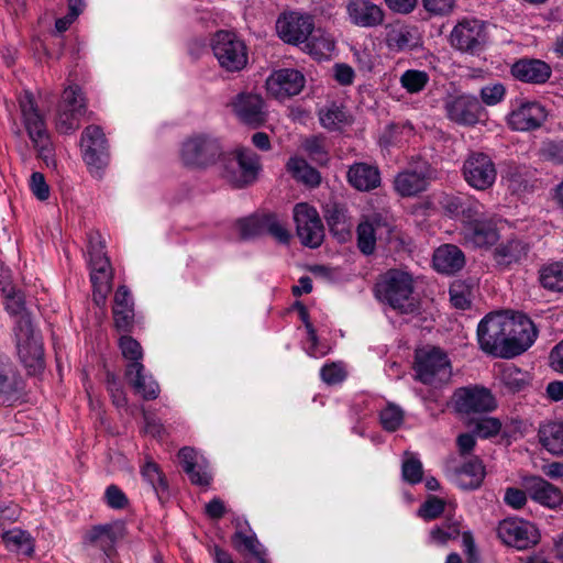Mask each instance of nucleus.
Instances as JSON below:
<instances>
[{
  "instance_id": "1",
  "label": "nucleus",
  "mask_w": 563,
  "mask_h": 563,
  "mask_svg": "<svg viewBox=\"0 0 563 563\" xmlns=\"http://www.w3.org/2000/svg\"><path fill=\"white\" fill-rule=\"evenodd\" d=\"M413 289L412 275L398 268L386 271L375 284L376 297L400 313H412L418 309Z\"/></svg>"
},
{
  "instance_id": "2",
  "label": "nucleus",
  "mask_w": 563,
  "mask_h": 563,
  "mask_svg": "<svg viewBox=\"0 0 563 563\" xmlns=\"http://www.w3.org/2000/svg\"><path fill=\"white\" fill-rule=\"evenodd\" d=\"M16 353L29 375H37L44 371L45 360L43 344L35 338L29 316H22L14 325Z\"/></svg>"
},
{
  "instance_id": "3",
  "label": "nucleus",
  "mask_w": 563,
  "mask_h": 563,
  "mask_svg": "<svg viewBox=\"0 0 563 563\" xmlns=\"http://www.w3.org/2000/svg\"><path fill=\"white\" fill-rule=\"evenodd\" d=\"M222 177L235 188H242L255 181L260 163L251 150H236L223 153L220 157Z\"/></svg>"
},
{
  "instance_id": "4",
  "label": "nucleus",
  "mask_w": 563,
  "mask_h": 563,
  "mask_svg": "<svg viewBox=\"0 0 563 563\" xmlns=\"http://www.w3.org/2000/svg\"><path fill=\"white\" fill-rule=\"evenodd\" d=\"M222 151L219 139L211 134L198 133L183 143L180 158L188 167L206 169L220 159Z\"/></svg>"
},
{
  "instance_id": "5",
  "label": "nucleus",
  "mask_w": 563,
  "mask_h": 563,
  "mask_svg": "<svg viewBox=\"0 0 563 563\" xmlns=\"http://www.w3.org/2000/svg\"><path fill=\"white\" fill-rule=\"evenodd\" d=\"M211 48L221 68L241 71L247 65V46L234 32L220 30L211 38Z\"/></svg>"
},
{
  "instance_id": "6",
  "label": "nucleus",
  "mask_w": 563,
  "mask_h": 563,
  "mask_svg": "<svg viewBox=\"0 0 563 563\" xmlns=\"http://www.w3.org/2000/svg\"><path fill=\"white\" fill-rule=\"evenodd\" d=\"M415 369L417 379L427 385H442L452 375L448 355L439 347H424L416 351Z\"/></svg>"
},
{
  "instance_id": "7",
  "label": "nucleus",
  "mask_w": 563,
  "mask_h": 563,
  "mask_svg": "<svg viewBox=\"0 0 563 563\" xmlns=\"http://www.w3.org/2000/svg\"><path fill=\"white\" fill-rule=\"evenodd\" d=\"M506 341L499 356L511 358L527 351L538 336V330L532 320L523 313L508 314L506 312Z\"/></svg>"
},
{
  "instance_id": "8",
  "label": "nucleus",
  "mask_w": 563,
  "mask_h": 563,
  "mask_svg": "<svg viewBox=\"0 0 563 563\" xmlns=\"http://www.w3.org/2000/svg\"><path fill=\"white\" fill-rule=\"evenodd\" d=\"M438 177V170L428 161L416 157L396 175L394 188L401 197H413L426 191Z\"/></svg>"
},
{
  "instance_id": "9",
  "label": "nucleus",
  "mask_w": 563,
  "mask_h": 563,
  "mask_svg": "<svg viewBox=\"0 0 563 563\" xmlns=\"http://www.w3.org/2000/svg\"><path fill=\"white\" fill-rule=\"evenodd\" d=\"M446 118L461 126H475L484 121L486 110L481 100L471 93H450L443 100Z\"/></svg>"
},
{
  "instance_id": "10",
  "label": "nucleus",
  "mask_w": 563,
  "mask_h": 563,
  "mask_svg": "<svg viewBox=\"0 0 563 563\" xmlns=\"http://www.w3.org/2000/svg\"><path fill=\"white\" fill-rule=\"evenodd\" d=\"M86 112L87 104L81 88L77 85L67 87L58 106L56 130L63 134L76 131Z\"/></svg>"
},
{
  "instance_id": "11",
  "label": "nucleus",
  "mask_w": 563,
  "mask_h": 563,
  "mask_svg": "<svg viewBox=\"0 0 563 563\" xmlns=\"http://www.w3.org/2000/svg\"><path fill=\"white\" fill-rule=\"evenodd\" d=\"M487 38L485 22L464 18L451 31L450 44L462 53L475 55L484 51Z\"/></svg>"
},
{
  "instance_id": "12",
  "label": "nucleus",
  "mask_w": 563,
  "mask_h": 563,
  "mask_svg": "<svg viewBox=\"0 0 563 563\" xmlns=\"http://www.w3.org/2000/svg\"><path fill=\"white\" fill-rule=\"evenodd\" d=\"M452 399L455 411L467 416L488 413L497 407L492 391L477 385L457 388Z\"/></svg>"
},
{
  "instance_id": "13",
  "label": "nucleus",
  "mask_w": 563,
  "mask_h": 563,
  "mask_svg": "<svg viewBox=\"0 0 563 563\" xmlns=\"http://www.w3.org/2000/svg\"><path fill=\"white\" fill-rule=\"evenodd\" d=\"M294 221L297 235L305 246L316 249L321 245L324 229L318 211L306 202L294 207Z\"/></svg>"
},
{
  "instance_id": "14",
  "label": "nucleus",
  "mask_w": 563,
  "mask_h": 563,
  "mask_svg": "<svg viewBox=\"0 0 563 563\" xmlns=\"http://www.w3.org/2000/svg\"><path fill=\"white\" fill-rule=\"evenodd\" d=\"M506 312L496 311L485 316L477 327L479 347L492 355L499 356L506 341Z\"/></svg>"
},
{
  "instance_id": "15",
  "label": "nucleus",
  "mask_w": 563,
  "mask_h": 563,
  "mask_svg": "<svg viewBox=\"0 0 563 563\" xmlns=\"http://www.w3.org/2000/svg\"><path fill=\"white\" fill-rule=\"evenodd\" d=\"M465 181L477 190L490 188L497 177V170L493 159L485 153L472 152L463 164Z\"/></svg>"
},
{
  "instance_id": "16",
  "label": "nucleus",
  "mask_w": 563,
  "mask_h": 563,
  "mask_svg": "<svg viewBox=\"0 0 563 563\" xmlns=\"http://www.w3.org/2000/svg\"><path fill=\"white\" fill-rule=\"evenodd\" d=\"M497 534L505 544L518 550L533 547L540 540L536 526L520 518H507L500 521Z\"/></svg>"
},
{
  "instance_id": "17",
  "label": "nucleus",
  "mask_w": 563,
  "mask_h": 563,
  "mask_svg": "<svg viewBox=\"0 0 563 563\" xmlns=\"http://www.w3.org/2000/svg\"><path fill=\"white\" fill-rule=\"evenodd\" d=\"M82 157L90 170L103 169L109 163V146L106 135L99 125L85 128L80 139Z\"/></svg>"
},
{
  "instance_id": "18",
  "label": "nucleus",
  "mask_w": 563,
  "mask_h": 563,
  "mask_svg": "<svg viewBox=\"0 0 563 563\" xmlns=\"http://www.w3.org/2000/svg\"><path fill=\"white\" fill-rule=\"evenodd\" d=\"M314 30L313 19L299 12L283 13L276 21L278 36L287 44L303 45Z\"/></svg>"
},
{
  "instance_id": "19",
  "label": "nucleus",
  "mask_w": 563,
  "mask_h": 563,
  "mask_svg": "<svg viewBox=\"0 0 563 563\" xmlns=\"http://www.w3.org/2000/svg\"><path fill=\"white\" fill-rule=\"evenodd\" d=\"M306 84L301 71L294 68L275 70L266 79L267 92L279 101H284L301 92Z\"/></svg>"
},
{
  "instance_id": "20",
  "label": "nucleus",
  "mask_w": 563,
  "mask_h": 563,
  "mask_svg": "<svg viewBox=\"0 0 563 563\" xmlns=\"http://www.w3.org/2000/svg\"><path fill=\"white\" fill-rule=\"evenodd\" d=\"M548 118L544 106L537 101H519L507 118L508 125L515 131L528 132L542 126Z\"/></svg>"
},
{
  "instance_id": "21",
  "label": "nucleus",
  "mask_w": 563,
  "mask_h": 563,
  "mask_svg": "<svg viewBox=\"0 0 563 563\" xmlns=\"http://www.w3.org/2000/svg\"><path fill=\"white\" fill-rule=\"evenodd\" d=\"M233 113L243 123L258 128L266 122L265 102L257 93L240 92L230 102Z\"/></svg>"
},
{
  "instance_id": "22",
  "label": "nucleus",
  "mask_w": 563,
  "mask_h": 563,
  "mask_svg": "<svg viewBox=\"0 0 563 563\" xmlns=\"http://www.w3.org/2000/svg\"><path fill=\"white\" fill-rule=\"evenodd\" d=\"M126 534V527L123 521L117 520L106 525L93 526L85 537V540L100 549L108 558L115 552V545Z\"/></svg>"
},
{
  "instance_id": "23",
  "label": "nucleus",
  "mask_w": 563,
  "mask_h": 563,
  "mask_svg": "<svg viewBox=\"0 0 563 563\" xmlns=\"http://www.w3.org/2000/svg\"><path fill=\"white\" fill-rule=\"evenodd\" d=\"M104 245L100 241V235L90 234L88 253L90 256V280L92 287H111L112 269L110 260L104 253Z\"/></svg>"
},
{
  "instance_id": "24",
  "label": "nucleus",
  "mask_w": 563,
  "mask_h": 563,
  "mask_svg": "<svg viewBox=\"0 0 563 563\" xmlns=\"http://www.w3.org/2000/svg\"><path fill=\"white\" fill-rule=\"evenodd\" d=\"M24 380L9 358H0V404L11 406L24 391Z\"/></svg>"
},
{
  "instance_id": "25",
  "label": "nucleus",
  "mask_w": 563,
  "mask_h": 563,
  "mask_svg": "<svg viewBox=\"0 0 563 563\" xmlns=\"http://www.w3.org/2000/svg\"><path fill=\"white\" fill-rule=\"evenodd\" d=\"M345 8L350 22L360 27H376L385 19L384 10L371 0H349Z\"/></svg>"
},
{
  "instance_id": "26",
  "label": "nucleus",
  "mask_w": 563,
  "mask_h": 563,
  "mask_svg": "<svg viewBox=\"0 0 563 563\" xmlns=\"http://www.w3.org/2000/svg\"><path fill=\"white\" fill-rule=\"evenodd\" d=\"M19 107L23 125L31 141L49 135L45 119L31 92H25L20 98Z\"/></svg>"
},
{
  "instance_id": "27",
  "label": "nucleus",
  "mask_w": 563,
  "mask_h": 563,
  "mask_svg": "<svg viewBox=\"0 0 563 563\" xmlns=\"http://www.w3.org/2000/svg\"><path fill=\"white\" fill-rule=\"evenodd\" d=\"M462 234L464 241L475 247L492 246L499 239L496 222L490 216H485L481 220H475L471 225H464Z\"/></svg>"
},
{
  "instance_id": "28",
  "label": "nucleus",
  "mask_w": 563,
  "mask_h": 563,
  "mask_svg": "<svg viewBox=\"0 0 563 563\" xmlns=\"http://www.w3.org/2000/svg\"><path fill=\"white\" fill-rule=\"evenodd\" d=\"M523 486L528 495L542 506L555 508L563 503L561 489L540 476L526 477Z\"/></svg>"
},
{
  "instance_id": "29",
  "label": "nucleus",
  "mask_w": 563,
  "mask_h": 563,
  "mask_svg": "<svg viewBox=\"0 0 563 563\" xmlns=\"http://www.w3.org/2000/svg\"><path fill=\"white\" fill-rule=\"evenodd\" d=\"M551 74L550 65L536 58H521L511 66V75L517 80L528 84H544L550 79Z\"/></svg>"
},
{
  "instance_id": "30",
  "label": "nucleus",
  "mask_w": 563,
  "mask_h": 563,
  "mask_svg": "<svg viewBox=\"0 0 563 563\" xmlns=\"http://www.w3.org/2000/svg\"><path fill=\"white\" fill-rule=\"evenodd\" d=\"M530 244L520 238H510L496 246L493 256L499 267L507 268L527 258Z\"/></svg>"
},
{
  "instance_id": "31",
  "label": "nucleus",
  "mask_w": 563,
  "mask_h": 563,
  "mask_svg": "<svg viewBox=\"0 0 563 563\" xmlns=\"http://www.w3.org/2000/svg\"><path fill=\"white\" fill-rule=\"evenodd\" d=\"M142 363H129L125 367V377L136 394L145 400L156 399L159 395V386L152 376L144 374Z\"/></svg>"
},
{
  "instance_id": "32",
  "label": "nucleus",
  "mask_w": 563,
  "mask_h": 563,
  "mask_svg": "<svg viewBox=\"0 0 563 563\" xmlns=\"http://www.w3.org/2000/svg\"><path fill=\"white\" fill-rule=\"evenodd\" d=\"M347 181L360 191H369L380 185V173L377 166L354 163L347 170Z\"/></svg>"
},
{
  "instance_id": "33",
  "label": "nucleus",
  "mask_w": 563,
  "mask_h": 563,
  "mask_svg": "<svg viewBox=\"0 0 563 563\" xmlns=\"http://www.w3.org/2000/svg\"><path fill=\"white\" fill-rule=\"evenodd\" d=\"M465 265L464 253L453 244L438 247L433 254V267L439 273L454 274Z\"/></svg>"
},
{
  "instance_id": "34",
  "label": "nucleus",
  "mask_w": 563,
  "mask_h": 563,
  "mask_svg": "<svg viewBox=\"0 0 563 563\" xmlns=\"http://www.w3.org/2000/svg\"><path fill=\"white\" fill-rule=\"evenodd\" d=\"M323 214L333 236L339 242H345L351 235V224L347 221L345 207L338 202H328Z\"/></svg>"
},
{
  "instance_id": "35",
  "label": "nucleus",
  "mask_w": 563,
  "mask_h": 563,
  "mask_svg": "<svg viewBox=\"0 0 563 563\" xmlns=\"http://www.w3.org/2000/svg\"><path fill=\"white\" fill-rule=\"evenodd\" d=\"M484 477L485 467L482 461L473 457L455 470L454 483L461 489L473 490L482 485Z\"/></svg>"
},
{
  "instance_id": "36",
  "label": "nucleus",
  "mask_w": 563,
  "mask_h": 563,
  "mask_svg": "<svg viewBox=\"0 0 563 563\" xmlns=\"http://www.w3.org/2000/svg\"><path fill=\"white\" fill-rule=\"evenodd\" d=\"M385 42L393 52L411 51L419 46V37L416 31L406 25L389 27Z\"/></svg>"
},
{
  "instance_id": "37",
  "label": "nucleus",
  "mask_w": 563,
  "mask_h": 563,
  "mask_svg": "<svg viewBox=\"0 0 563 563\" xmlns=\"http://www.w3.org/2000/svg\"><path fill=\"white\" fill-rule=\"evenodd\" d=\"M542 446L554 455H563V422L550 421L539 429Z\"/></svg>"
},
{
  "instance_id": "38",
  "label": "nucleus",
  "mask_w": 563,
  "mask_h": 563,
  "mask_svg": "<svg viewBox=\"0 0 563 563\" xmlns=\"http://www.w3.org/2000/svg\"><path fill=\"white\" fill-rule=\"evenodd\" d=\"M2 541L5 548L16 554L32 556L34 552V541L30 533L21 529H12L2 533Z\"/></svg>"
},
{
  "instance_id": "39",
  "label": "nucleus",
  "mask_w": 563,
  "mask_h": 563,
  "mask_svg": "<svg viewBox=\"0 0 563 563\" xmlns=\"http://www.w3.org/2000/svg\"><path fill=\"white\" fill-rule=\"evenodd\" d=\"M538 280L549 291H563V262L558 261L543 264L539 268Z\"/></svg>"
},
{
  "instance_id": "40",
  "label": "nucleus",
  "mask_w": 563,
  "mask_h": 563,
  "mask_svg": "<svg viewBox=\"0 0 563 563\" xmlns=\"http://www.w3.org/2000/svg\"><path fill=\"white\" fill-rule=\"evenodd\" d=\"M141 475L153 487L161 501L168 498V483L157 463L153 460L146 461L141 467Z\"/></svg>"
},
{
  "instance_id": "41",
  "label": "nucleus",
  "mask_w": 563,
  "mask_h": 563,
  "mask_svg": "<svg viewBox=\"0 0 563 563\" xmlns=\"http://www.w3.org/2000/svg\"><path fill=\"white\" fill-rule=\"evenodd\" d=\"M287 170L298 181L303 183L310 187H317L321 183L320 173L310 166L306 159L299 157H291L287 163Z\"/></svg>"
},
{
  "instance_id": "42",
  "label": "nucleus",
  "mask_w": 563,
  "mask_h": 563,
  "mask_svg": "<svg viewBox=\"0 0 563 563\" xmlns=\"http://www.w3.org/2000/svg\"><path fill=\"white\" fill-rule=\"evenodd\" d=\"M232 543L239 551H241L243 547L244 550L249 551L256 559L257 563H271L267 559L266 549L263 548L255 533L247 536L238 530L232 536Z\"/></svg>"
},
{
  "instance_id": "43",
  "label": "nucleus",
  "mask_w": 563,
  "mask_h": 563,
  "mask_svg": "<svg viewBox=\"0 0 563 563\" xmlns=\"http://www.w3.org/2000/svg\"><path fill=\"white\" fill-rule=\"evenodd\" d=\"M335 48V42L321 30H313L311 35L301 46V49L314 57H323L332 53Z\"/></svg>"
},
{
  "instance_id": "44",
  "label": "nucleus",
  "mask_w": 563,
  "mask_h": 563,
  "mask_svg": "<svg viewBox=\"0 0 563 563\" xmlns=\"http://www.w3.org/2000/svg\"><path fill=\"white\" fill-rule=\"evenodd\" d=\"M474 287L475 283L472 279L454 280L449 289L450 300L453 307L461 310L468 309L472 305Z\"/></svg>"
},
{
  "instance_id": "45",
  "label": "nucleus",
  "mask_w": 563,
  "mask_h": 563,
  "mask_svg": "<svg viewBox=\"0 0 563 563\" xmlns=\"http://www.w3.org/2000/svg\"><path fill=\"white\" fill-rule=\"evenodd\" d=\"M500 379L511 393L521 391L529 385L528 373L515 365L505 366L501 371Z\"/></svg>"
},
{
  "instance_id": "46",
  "label": "nucleus",
  "mask_w": 563,
  "mask_h": 563,
  "mask_svg": "<svg viewBox=\"0 0 563 563\" xmlns=\"http://www.w3.org/2000/svg\"><path fill=\"white\" fill-rule=\"evenodd\" d=\"M357 247L364 255H371L376 247V227L375 221L365 220L358 223L357 229Z\"/></svg>"
},
{
  "instance_id": "47",
  "label": "nucleus",
  "mask_w": 563,
  "mask_h": 563,
  "mask_svg": "<svg viewBox=\"0 0 563 563\" xmlns=\"http://www.w3.org/2000/svg\"><path fill=\"white\" fill-rule=\"evenodd\" d=\"M461 534V525L452 518L445 519L441 526L434 527L430 531V540L437 544H445L450 540H455Z\"/></svg>"
},
{
  "instance_id": "48",
  "label": "nucleus",
  "mask_w": 563,
  "mask_h": 563,
  "mask_svg": "<svg viewBox=\"0 0 563 563\" xmlns=\"http://www.w3.org/2000/svg\"><path fill=\"white\" fill-rule=\"evenodd\" d=\"M236 227L242 240H251L265 234V214L240 219Z\"/></svg>"
},
{
  "instance_id": "49",
  "label": "nucleus",
  "mask_w": 563,
  "mask_h": 563,
  "mask_svg": "<svg viewBox=\"0 0 563 563\" xmlns=\"http://www.w3.org/2000/svg\"><path fill=\"white\" fill-rule=\"evenodd\" d=\"M405 421V411L397 405L389 402L379 411V422L387 432L397 431Z\"/></svg>"
},
{
  "instance_id": "50",
  "label": "nucleus",
  "mask_w": 563,
  "mask_h": 563,
  "mask_svg": "<svg viewBox=\"0 0 563 563\" xmlns=\"http://www.w3.org/2000/svg\"><path fill=\"white\" fill-rule=\"evenodd\" d=\"M429 75L424 70L408 69L400 76V85L409 93L422 91L429 82Z\"/></svg>"
},
{
  "instance_id": "51",
  "label": "nucleus",
  "mask_w": 563,
  "mask_h": 563,
  "mask_svg": "<svg viewBox=\"0 0 563 563\" xmlns=\"http://www.w3.org/2000/svg\"><path fill=\"white\" fill-rule=\"evenodd\" d=\"M303 150L309 157L318 164H327L329 161L327 140L324 136L316 135L305 140L302 144Z\"/></svg>"
},
{
  "instance_id": "52",
  "label": "nucleus",
  "mask_w": 563,
  "mask_h": 563,
  "mask_svg": "<svg viewBox=\"0 0 563 563\" xmlns=\"http://www.w3.org/2000/svg\"><path fill=\"white\" fill-rule=\"evenodd\" d=\"M401 476L402 479L410 485L419 484L423 476V467L421 461L412 454L406 452V457L401 465Z\"/></svg>"
},
{
  "instance_id": "53",
  "label": "nucleus",
  "mask_w": 563,
  "mask_h": 563,
  "mask_svg": "<svg viewBox=\"0 0 563 563\" xmlns=\"http://www.w3.org/2000/svg\"><path fill=\"white\" fill-rule=\"evenodd\" d=\"M319 119L325 129L338 130L341 124L346 122V114L342 108L332 104L319 111Z\"/></svg>"
},
{
  "instance_id": "54",
  "label": "nucleus",
  "mask_w": 563,
  "mask_h": 563,
  "mask_svg": "<svg viewBox=\"0 0 563 563\" xmlns=\"http://www.w3.org/2000/svg\"><path fill=\"white\" fill-rule=\"evenodd\" d=\"M119 347L121 350L122 356L130 361L129 363H142L143 358V349L139 341H136L131 335L124 334L119 339Z\"/></svg>"
},
{
  "instance_id": "55",
  "label": "nucleus",
  "mask_w": 563,
  "mask_h": 563,
  "mask_svg": "<svg viewBox=\"0 0 563 563\" xmlns=\"http://www.w3.org/2000/svg\"><path fill=\"white\" fill-rule=\"evenodd\" d=\"M445 508V501L437 496H429L427 500L419 507L418 516L424 520H433L439 518Z\"/></svg>"
},
{
  "instance_id": "56",
  "label": "nucleus",
  "mask_w": 563,
  "mask_h": 563,
  "mask_svg": "<svg viewBox=\"0 0 563 563\" xmlns=\"http://www.w3.org/2000/svg\"><path fill=\"white\" fill-rule=\"evenodd\" d=\"M485 216L486 214L483 212V205L481 202L465 197L460 214L463 227L471 225L475 220H481Z\"/></svg>"
},
{
  "instance_id": "57",
  "label": "nucleus",
  "mask_w": 563,
  "mask_h": 563,
  "mask_svg": "<svg viewBox=\"0 0 563 563\" xmlns=\"http://www.w3.org/2000/svg\"><path fill=\"white\" fill-rule=\"evenodd\" d=\"M265 233L271 234L280 243H288L290 234L274 213H265Z\"/></svg>"
},
{
  "instance_id": "58",
  "label": "nucleus",
  "mask_w": 563,
  "mask_h": 563,
  "mask_svg": "<svg viewBox=\"0 0 563 563\" xmlns=\"http://www.w3.org/2000/svg\"><path fill=\"white\" fill-rule=\"evenodd\" d=\"M501 422L497 418L486 417L474 421L473 432L481 438H489L499 433Z\"/></svg>"
},
{
  "instance_id": "59",
  "label": "nucleus",
  "mask_w": 563,
  "mask_h": 563,
  "mask_svg": "<svg viewBox=\"0 0 563 563\" xmlns=\"http://www.w3.org/2000/svg\"><path fill=\"white\" fill-rule=\"evenodd\" d=\"M421 3L432 16H448L455 8V0H421Z\"/></svg>"
},
{
  "instance_id": "60",
  "label": "nucleus",
  "mask_w": 563,
  "mask_h": 563,
  "mask_svg": "<svg viewBox=\"0 0 563 563\" xmlns=\"http://www.w3.org/2000/svg\"><path fill=\"white\" fill-rule=\"evenodd\" d=\"M3 294L7 299V301L4 303L5 311L11 316H19L18 320L22 316H25L23 313V311L25 309V302H24L23 296L21 294L16 292L13 287H11L10 289L5 288V291H3Z\"/></svg>"
},
{
  "instance_id": "61",
  "label": "nucleus",
  "mask_w": 563,
  "mask_h": 563,
  "mask_svg": "<svg viewBox=\"0 0 563 563\" xmlns=\"http://www.w3.org/2000/svg\"><path fill=\"white\" fill-rule=\"evenodd\" d=\"M114 327L117 331L130 333L134 328V310L112 309Z\"/></svg>"
},
{
  "instance_id": "62",
  "label": "nucleus",
  "mask_w": 563,
  "mask_h": 563,
  "mask_svg": "<svg viewBox=\"0 0 563 563\" xmlns=\"http://www.w3.org/2000/svg\"><path fill=\"white\" fill-rule=\"evenodd\" d=\"M104 499L112 509H124L129 504V499L123 490L113 484L107 487Z\"/></svg>"
},
{
  "instance_id": "63",
  "label": "nucleus",
  "mask_w": 563,
  "mask_h": 563,
  "mask_svg": "<svg viewBox=\"0 0 563 563\" xmlns=\"http://www.w3.org/2000/svg\"><path fill=\"white\" fill-rule=\"evenodd\" d=\"M320 376L328 385H335L345 379L346 373L341 365L331 363L322 366Z\"/></svg>"
},
{
  "instance_id": "64",
  "label": "nucleus",
  "mask_w": 563,
  "mask_h": 563,
  "mask_svg": "<svg viewBox=\"0 0 563 563\" xmlns=\"http://www.w3.org/2000/svg\"><path fill=\"white\" fill-rule=\"evenodd\" d=\"M542 157L554 164H563V142L550 141L541 148Z\"/></svg>"
}]
</instances>
